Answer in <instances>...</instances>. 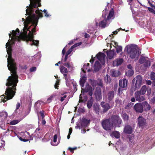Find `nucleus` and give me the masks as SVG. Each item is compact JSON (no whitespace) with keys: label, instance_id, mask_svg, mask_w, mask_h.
I'll return each instance as SVG.
<instances>
[{"label":"nucleus","instance_id":"052dcab7","mask_svg":"<svg viewBox=\"0 0 155 155\" xmlns=\"http://www.w3.org/2000/svg\"><path fill=\"white\" fill-rule=\"evenodd\" d=\"M147 93L148 94H150V93H151V89L150 88H147Z\"/></svg>","mask_w":155,"mask_h":155},{"label":"nucleus","instance_id":"9b49d317","mask_svg":"<svg viewBox=\"0 0 155 155\" xmlns=\"http://www.w3.org/2000/svg\"><path fill=\"white\" fill-rule=\"evenodd\" d=\"M26 38L28 41H31L33 42L31 45H34L36 46L38 45L39 44V41L33 39L34 36L33 34L31 33V31H29V33L27 35Z\"/></svg>","mask_w":155,"mask_h":155},{"label":"nucleus","instance_id":"c756f323","mask_svg":"<svg viewBox=\"0 0 155 155\" xmlns=\"http://www.w3.org/2000/svg\"><path fill=\"white\" fill-rule=\"evenodd\" d=\"M60 70L61 73L63 74L68 73L67 69L63 66H61L60 67Z\"/></svg>","mask_w":155,"mask_h":155},{"label":"nucleus","instance_id":"de8ad7c7","mask_svg":"<svg viewBox=\"0 0 155 155\" xmlns=\"http://www.w3.org/2000/svg\"><path fill=\"white\" fill-rule=\"evenodd\" d=\"M125 88H124L120 87H119L118 90V93L119 94H121L124 90H125Z\"/></svg>","mask_w":155,"mask_h":155},{"label":"nucleus","instance_id":"20e7f679","mask_svg":"<svg viewBox=\"0 0 155 155\" xmlns=\"http://www.w3.org/2000/svg\"><path fill=\"white\" fill-rule=\"evenodd\" d=\"M110 122L113 124L114 127H120L122 123V120L117 115H112L109 117Z\"/></svg>","mask_w":155,"mask_h":155},{"label":"nucleus","instance_id":"0e129e2a","mask_svg":"<svg viewBox=\"0 0 155 155\" xmlns=\"http://www.w3.org/2000/svg\"><path fill=\"white\" fill-rule=\"evenodd\" d=\"M40 114L41 116L42 119H43V118L45 117V115L44 114V113L41 111H40Z\"/></svg>","mask_w":155,"mask_h":155},{"label":"nucleus","instance_id":"2f4dec72","mask_svg":"<svg viewBox=\"0 0 155 155\" xmlns=\"http://www.w3.org/2000/svg\"><path fill=\"white\" fill-rule=\"evenodd\" d=\"M93 103V99L91 97V99L87 103V106L88 109H90Z\"/></svg>","mask_w":155,"mask_h":155},{"label":"nucleus","instance_id":"774afa93","mask_svg":"<svg viewBox=\"0 0 155 155\" xmlns=\"http://www.w3.org/2000/svg\"><path fill=\"white\" fill-rule=\"evenodd\" d=\"M68 150H70V152H71V153H73L74 152L72 148L69 147L68 148Z\"/></svg>","mask_w":155,"mask_h":155},{"label":"nucleus","instance_id":"412c9836","mask_svg":"<svg viewBox=\"0 0 155 155\" xmlns=\"http://www.w3.org/2000/svg\"><path fill=\"white\" fill-rule=\"evenodd\" d=\"M81 78L80 81V84L81 87H84V84L86 82L87 78L85 75L81 76Z\"/></svg>","mask_w":155,"mask_h":155},{"label":"nucleus","instance_id":"338daca9","mask_svg":"<svg viewBox=\"0 0 155 155\" xmlns=\"http://www.w3.org/2000/svg\"><path fill=\"white\" fill-rule=\"evenodd\" d=\"M151 101L152 103H155V97H153L151 100Z\"/></svg>","mask_w":155,"mask_h":155},{"label":"nucleus","instance_id":"5fc2aeb1","mask_svg":"<svg viewBox=\"0 0 155 155\" xmlns=\"http://www.w3.org/2000/svg\"><path fill=\"white\" fill-rule=\"evenodd\" d=\"M82 44V42H79L76 43L74 45V46L76 47L78 46H79L80 45H81Z\"/></svg>","mask_w":155,"mask_h":155},{"label":"nucleus","instance_id":"58836bf2","mask_svg":"<svg viewBox=\"0 0 155 155\" xmlns=\"http://www.w3.org/2000/svg\"><path fill=\"white\" fill-rule=\"evenodd\" d=\"M12 33L13 34V35L14 38H12L13 39V40L14 41L16 40L17 39L16 35V32L15 31L13 30L12 32Z\"/></svg>","mask_w":155,"mask_h":155},{"label":"nucleus","instance_id":"f03ea898","mask_svg":"<svg viewBox=\"0 0 155 155\" xmlns=\"http://www.w3.org/2000/svg\"><path fill=\"white\" fill-rule=\"evenodd\" d=\"M28 8H27L26 10V12L27 15H28V16L26 18V21L28 24L31 23L32 25L34 26V27L31 30V33H33L36 31V27L38 24V20L39 18H42L43 17L42 14L41 12H42V10L38 9L35 11L37 15V17H36V15L35 14H33L34 12V8H32L31 9L30 8V6L28 7ZM30 28H28L27 26L24 27L23 29V31L24 34L26 35L27 38V31H30L29 30Z\"/></svg>","mask_w":155,"mask_h":155},{"label":"nucleus","instance_id":"69168bd1","mask_svg":"<svg viewBox=\"0 0 155 155\" xmlns=\"http://www.w3.org/2000/svg\"><path fill=\"white\" fill-rule=\"evenodd\" d=\"M72 51L71 50H70V49H69L68 50L67 52L66 53V54L68 55H69L70 54H71V52H72Z\"/></svg>","mask_w":155,"mask_h":155},{"label":"nucleus","instance_id":"4468645a","mask_svg":"<svg viewBox=\"0 0 155 155\" xmlns=\"http://www.w3.org/2000/svg\"><path fill=\"white\" fill-rule=\"evenodd\" d=\"M127 83L128 80L125 78L120 80L119 81V86L121 87L125 88V89L126 90L127 89Z\"/></svg>","mask_w":155,"mask_h":155},{"label":"nucleus","instance_id":"c85d7f7f","mask_svg":"<svg viewBox=\"0 0 155 155\" xmlns=\"http://www.w3.org/2000/svg\"><path fill=\"white\" fill-rule=\"evenodd\" d=\"M147 90V86L144 85L142 87L140 90L139 91H138L141 94V95H143L145 94Z\"/></svg>","mask_w":155,"mask_h":155},{"label":"nucleus","instance_id":"39448f33","mask_svg":"<svg viewBox=\"0 0 155 155\" xmlns=\"http://www.w3.org/2000/svg\"><path fill=\"white\" fill-rule=\"evenodd\" d=\"M127 51L131 58L133 59L136 57L138 58L139 52L136 48L132 47H127Z\"/></svg>","mask_w":155,"mask_h":155},{"label":"nucleus","instance_id":"a878e982","mask_svg":"<svg viewBox=\"0 0 155 155\" xmlns=\"http://www.w3.org/2000/svg\"><path fill=\"white\" fill-rule=\"evenodd\" d=\"M93 109L97 114L99 115L100 107L98 104H94L93 106Z\"/></svg>","mask_w":155,"mask_h":155},{"label":"nucleus","instance_id":"393cba45","mask_svg":"<svg viewBox=\"0 0 155 155\" xmlns=\"http://www.w3.org/2000/svg\"><path fill=\"white\" fill-rule=\"evenodd\" d=\"M143 108H144V110L145 111H147L150 110L151 106L146 101L143 102Z\"/></svg>","mask_w":155,"mask_h":155},{"label":"nucleus","instance_id":"49530a36","mask_svg":"<svg viewBox=\"0 0 155 155\" xmlns=\"http://www.w3.org/2000/svg\"><path fill=\"white\" fill-rule=\"evenodd\" d=\"M90 64L88 63L86 65H84L83 66V68H82V70L85 73V71L83 69V68H84L85 69H87V67H89V66Z\"/></svg>","mask_w":155,"mask_h":155},{"label":"nucleus","instance_id":"1a4fd4ad","mask_svg":"<svg viewBox=\"0 0 155 155\" xmlns=\"http://www.w3.org/2000/svg\"><path fill=\"white\" fill-rule=\"evenodd\" d=\"M30 1V6L31 9L32 8H38V7H40L41 6V0H29Z\"/></svg>","mask_w":155,"mask_h":155},{"label":"nucleus","instance_id":"c9c22d12","mask_svg":"<svg viewBox=\"0 0 155 155\" xmlns=\"http://www.w3.org/2000/svg\"><path fill=\"white\" fill-rule=\"evenodd\" d=\"M134 72L132 70L130 69L126 73V75L129 77L133 75Z\"/></svg>","mask_w":155,"mask_h":155},{"label":"nucleus","instance_id":"b1692460","mask_svg":"<svg viewBox=\"0 0 155 155\" xmlns=\"http://www.w3.org/2000/svg\"><path fill=\"white\" fill-rule=\"evenodd\" d=\"M105 56V54L101 52H99L96 55L97 58L100 61L102 60H104Z\"/></svg>","mask_w":155,"mask_h":155},{"label":"nucleus","instance_id":"4be33fe9","mask_svg":"<svg viewBox=\"0 0 155 155\" xmlns=\"http://www.w3.org/2000/svg\"><path fill=\"white\" fill-rule=\"evenodd\" d=\"M115 52L114 51L110 50L107 52V54L108 58L110 59H112L113 58L115 54Z\"/></svg>","mask_w":155,"mask_h":155},{"label":"nucleus","instance_id":"f8f14e48","mask_svg":"<svg viewBox=\"0 0 155 155\" xmlns=\"http://www.w3.org/2000/svg\"><path fill=\"white\" fill-rule=\"evenodd\" d=\"M101 105L103 108V111L104 113L107 112L110 109L113 107V106L110 105L108 103H106L104 101H102L100 104Z\"/></svg>","mask_w":155,"mask_h":155},{"label":"nucleus","instance_id":"f3484780","mask_svg":"<svg viewBox=\"0 0 155 155\" xmlns=\"http://www.w3.org/2000/svg\"><path fill=\"white\" fill-rule=\"evenodd\" d=\"M114 97V92L113 91H110L107 93V98L109 102L111 101Z\"/></svg>","mask_w":155,"mask_h":155},{"label":"nucleus","instance_id":"864d4df0","mask_svg":"<svg viewBox=\"0 0 155 155\" xmlns=\"http://www.w3.org/2000/svg\"><path fill=\"white\" fill-rule=\"evenodd\" d=\"M36 70V67H32L30 69V71L31 72H33L35 71Z\"/></svg>","mask_w":155,"mask_h":155},{"label":"nucleus","instance_id":"aec40b11","mask_svg":"<svg viewBox=\"0 0 155 155\" xmlns=\"http://www.w3.org/2000/svg\"><path fill=\"white\" fill-rule=\"evenodd\" d=\"M123 62V59L122 58H117L113 62V65L114 66H118L120 65Z\"/></svg>","mask_w":155,"mask_h":155},{"label":"nucleus","instance_id":"473e14b6","mask_svg":"<svg viewBox=\"0 0 155 155\" xmlns=\"http://www.w3.org/2000/svg\"><path fill=\"white\" fill-rule=\"evenodd\" d=\"M122 117L123 119L125 121H127L129 119V116L127 115L126 113H122Z\"/></svg>","mask_w":155,"mask_h":155},{"label":"nucleus","instance_id":"e2e57ef3","mask_svg":"<svg viewBox=\"0 0 155 155\" xmlns=\"http://www.w3.org/2000/svg\"><path fill=\"white\" fill-rule=\"evenodd\" d=\"M20 107V104L19 103H18L16 105V109L18 110L19 109V108Z\"/></svg>","mask_w":155,"mask_h":155},{"label":"nucleus","instance_id":"5701e85b","mask_svg":"<svg viewBox=\"0 0 155 155\" xmlns=\"http://www.w3.org/2000/svg\"><path fill=\"white\" fill-rule=\"evenodd\" d=\"M101 68V65L99 61H96L94 64V70L95 71H97Z\"/></svg>","mask_w":155,"mask_h":155},{"label":"nucleus","instance_id":"423d86ee","mask_svg":"<svg viewBox=\"0 0 155 155\" xmlns=\"http://www.w3.org/2000/svg\"><path fill=\"white\" fill-rule=\"evenodd\" d=\"M101 124L103 128L106 130H110L113 128V124L110 122L109 118L103 120L101 121Z\"/></svg>","mask_w":155,"mask_h":155},{"label":"nucleus","instance_id":"a19ab883","mask_svg":"<svg viewBox=\"0 0 155 155\" xmlns=\"http://www.w3.org/2000/svg\"><path fill=\"white\" fill-rule=\"evenodd\" d=\"M65 93H64L63 94H60V96H62V95L63 96L60 97L61 99H60V101L61 102L63 101L64 100L65 98L67 97V95H66L65 94Z\"/></svg>","mask_w":155,"mask_h":155},{"label":"nucleus","instance_id":"ddd939ff","mask_svg":"<svg viewBox=\"0 0 155 155\" xmlns=\"http://www.w3.org/2000/svg\"><path fill=\"white\" fill-rule=\"evenodd\" d=\"M106 14H102V17L104 18V19L101 21L100 22H99L98 24L97 22L96 23V25H98V26L99 27L102 28H105L107 25V20L106 19Z\"/></svg>","mask_w":155,"mask_h":155},{"label":"nucleus","instance_id":"c03bdc74","mask_svg":"<svg viewBox=\"0 0 155 155\" xmlns=\"http://www.w3.org/2000/svg\"><path fill=\"white\" fill-rule=\"evenodd\" d=\"M54 96L53 95H51L47 99V103H50L52 100H53L54 97Z\"/></svg>","mask_w":155,"mask_h":155},{"label":"nucleus","instance_id":"3c124183","mask_svg":"<svg viewBox=\"0 0 155 155\" xmlns=\"http://www.w3.org/2000/svg\"><path fill=\"white\" fill-rule=\"evenodd\" d=\"M43 12H44V13L45 14V16L47 17H48L49 16V15L48 14V12H47L46 10L44 9Z\"/></svg>","mask_w":155,"mask_h":155},{"label":"nucleus","instance_id":"13d9d810","mask_svg":"<svg viewBox=\"0 0 155 155\" xmlns=\"http://www.w3.org/2000/svg\"><path fill=\"white\" fill-rule=\"evenodd\" d=\"M148 9L149 11L152 13L154 11V10L151 8L148 7Z\"/></svg>","mask_w":155,"mask_h":155},{"label":"nucleus","instance_id":"7ed1b4c3","mask_svg":"<svg viewBox=\"0 0 155 155\" xmlns=\"http://www.w3.org/2000/svg\"><path fill=\"white\" fill-rule=\"evenodd\" d=\"M8 42L6 44V48L8 54V70L10 71L11 74L18 75L17 72V68L15 60L12 58V51L11 46V41Z\"/></svg>","mask_w":155,"mask_h":155},{"label":"nucleus","instance_id":"8fccbe9b","mask_svg":"<svg viewBox=\"0 0 155 155\" xmlns=\"http://www.w3.org/2000/svg\"><path fill=\"white\" fill-rule=\"evenodd\" d=\"M63 65L68 68H70L71 67V65L69 62L64 63L63 64Z\"/></svg>","mask_w":155,"mask_h":155},{"label":"nucleus","instance_id":"37998d69","mask_svg":"<svg viewBox=\"0 0 155 155\" xmlns=\"http://www.w3.org/2000/svg\"><path fill=\"white\" fill-rule=\"evenodd\" d=\"M146 60V59L145 57L142 56L139 60V62L140 64H142L144 63Z\"/></svg>","mask_w":155,"mask_h":155},{"label":"nucleus","instance_id":"ea45409f","mask_svg":"<svg viewBox=\"0 0 155 155\" xmlns=\"http://www.w3.org/2000/svg\"><path fill=\"white\" fill-rule=\"evenodd\" d=\"M115 48L116 49V52L118 53H119L122 51V48L121 46H118L117 47H115Z\"/></svg>","mask_w":155,"mask_h":155},{"label":"nucleus","instance_id":"2eb2a0df","mask_svg":"<svg viewBox=\"0 0 155 155\" xmlns=\"http://www.w3.org/2000/svg\"><path fill=\"white\" fill-rule=\"evenodd\" d=\"M140 94L138 91L136 92L134 94L135 97L137 101L139 102H141L144 101L145 99L144 97L143 96H141Z\"/></svg>","mask_w":155,"mask_h":155},{"label":"nucleus","instance_id":"e433bc0d","mask_svg":"<svg viewBox=\"0 0 155 155\" xmlns=\"http://www.w3.org/2000/svg\"><path fill=\"white\" fill-rule=\"evenodd\" d=\"M144 62V65L145 67H149L150 65V61L148 60H146Z\"/></svg>","mask_w":155,"mask_h":155},{"label":"nucleus","instance_id":"603ef678","mask_svg":"<svg viewBox=\"0 0 155 155\" xmlns=\"http://www.w3.org/2000/svg\"><path fill=\"white\" fill-rule=\"evenodd\" d=\"M57 141V135H54V136L53 141L54 143H56Z\"/></svg>","mask_w":155,"mask_h":155},{"label":"nucleus","instance_id":"4d7b16f0","mask_svg":"<svg viewBox=\"0 0 155 155\" xmlns=\"http://www.w3.org/2000/svg\"><path fill=\"white\" fill-rule=\"evenodd\" d=\"M146 84L148 85H150L152 84V82L150 80H147L146 81Z\"/></svg>","mask_w":155,"mask_h":155},{"label":"nucleus","instance_id":"dca6fc26","mask_svg":"<svg viewBox=\"0 0 155 155\" xmlns=\"http://www.w3.org/2000/svg\"><path fill=\"white\" fill-rule=\"evenodd\" d=\"M138 124L140 127H142L145 125L146 120L143 117L140 116L137 118Z\"/></svg>","mask_w":155,"mask_h":155},{"label":"nucleus","instance_id":"09e8293b","mask_svg":"<svg viewBox=\"0 0 155 155\" xmlns=\"http://www.w3.org/2000/svg\"><path fill=\"white\" fill-rule=\"evenodd\" d=\"M150 78L152 80L155 79V73H154L152 72L150 74Z\"/></svg>","mask_w":155,"mask_h":155},{"label":"nucleus","instance_id":"6e6d98bb","mask_svg":"<svg viewBox=\"0 0 155 155\" xmlns=\"http://www.w3.org/2000/svg\"><path fill=\"white\" fill-rule=\"evenodd\" d=\"M19 139L21 141L24 142H26L28 141V140L27 139H23L22 137H20L19 138Z\"/></svg>","mask_w":155,"mask_h":155},{"label":"nucleus","instance_id":"79ce46f5","mask_svg":"<svg viewBox=\"0 0 155 155\" xmlns=\"http://www.w3.org/2000/svg\"><path fill=\"white\" fill-rule=\"evenodd\" d=\"M133 104L134 103L131 102L128 103L127 104L125 107V109H128L131 107Z\"/></svg>","mask_w":155,"mask_h":155},{"label":"nucleus","instance_id":"bf43d9fd","mask_svg":"<svg viewBox=\"0 0 155 155\" xmlns=\"http://www.w3.org/2000/svg\"><path fill=\"white\" fill-rule=\"evenodd\" d=\"M117 33V31H115L113 32V34H111L110 35V37H112H112L113 36V34H116Z\"/></svg>","mask_w":155,"mask_h":155},{"label":"nucleus","instance_id":"4c0bfd02","mask_svg":"<svg viewBox=\"0 0 155 155\" xmlns=\"http://www.w3.org/2000/svg\"><path fill=\"white\" fill-rule=\"evenodd\" d=\"M97 85L100 86L102 88H104V87L103 86L102 81L101 79H100L97 81Z\"/></svg>","mask_w":155,"mask_h":155},{"label":"nucleus","instance_id":"680f3d73","mask_svg":"<svg viewBox=\"0 0 155 155\" xmlns=\"http://www.w3.org/2000/svg\"><path fill=\"white\" fill-rule=\"evenodd\" d=\"M148 2L149 4L150 5L152 8H153L155 9V6L154 5H153L150 1H148Z\"/></svg>","mask_w":155,"mask_h":155},{"label":"nucleus","instance_id":"0eeeda50","mask_svg":"<svg viewBox=\"0 0 155 155\" xmlns=\"http://www.w3.org/2000/svg\"><path fill=\"white\" fill-rule=\"evenodd\" d=\"M136 83L135 84L134 87V86L131 87L130 91L132 92L139 89L142 84V78L141 75H138L136 77Z\"/></svg>","mask_w":155,"mask_h":155},{"label":"nucleus","instance_id":"f257e3e1","mask_svg":"<svg viewBox=\"0 0 155 155\" xmlns=\"http://www.w3.org/2000/svg\"><path fill=\"white\" fill-rule=\"evenodd\" d=\"M18 75L13 74L8 77L6 84L7 87L5 93V95L3 94L0 97L1 102L5 103L7 101L12 99L15 95L16 87L18 82Z\"/></svg>","mask_w":155,"mask_h":155},{"label":"nucleus","instance_id":"a211bd4d","mask_svg":"<svg viewBox=\"0 0 155 155\" xmlns=\"http://www.w3.org/2000/svg\"><path fill=\"white\" fill-rule=\"evenodd\" d=\"M90 121L89 120H87L84 118H82L81 124V126L84 127H87L89 124Z\"/></svg>","mask_w":155,"mask_h":155},{"label":"nucleus","instance_id":"72a5a7b5","mask_svg":"<svg viewBox=\"0 0 155 155\" xmlns=\"http://www.w3.org/2000/svg\"><path fill=\"white\" fill-rule=\"evenodd\" d=\"M90 83L93 87H95L97 85V81L94 80H91Z\"/></svg>","mask_w":155,"mask_h":155},{"label":"nucleus","instance_id":"6ab92c4d","mask_svg":"<svg viewBox=\"0 0 155 155\" xmlns=\"http://www.w3.org/2000/svg\"><path fill=\"white\" fill-rule=\"evenodd\" d=\"M124 132L127 134H130L132 132L131 126L129 125L126 126L124 129Z\"/></svg>","mask_w":155,"mask_h":155},{"label":"nucleus","instance_id":"a18cd8bd","mask_svg":"<svg viewBox=\"0 0 155 155\" xmlns=\"http://www.w3.org/2000/svg\"><path fill=\"white\" fill-rule=\"evenodd\" d=\"M18 123V120H14L11 121L10 124L11 125H15Z\"/></svg>","mask_w":155,"mask_h":155},{"label":"nucleus","instance_id":"9d476101","mask_svg":"<svg viewBox=\"0 0 155 155\" xmlns=\"http://www.w3.org/2000/svg\"><path fill=\"white\" fill-rule=\"evenodd\" d=\"M134 109L137 113H142L144 110L143 102L135 104L134 106Z\"/></svg>","mask_w":155,"mask_h":155},{"label":"nucleus","instance_id":"cd10ccee","mask_svg":"<svg viewBox=\"0 0 155 155\" xmlns=\"http://www.w3.org/2000/svg\"><path fill=\"white\" fill-rule=\"evenodd\" d=\"M120 74V72L116 70H113L111 71V75L113 77H116Z\"/></svg>","mask_w":155,"mask_h":155},{"label":"nucleus","instance_id":"7c9ffc66","mask_svg":"<svg viewBox=\"0 0 155 155\" xmlns=\"http://www.w3.org/2000/svg\"><path fill=\"white\" fill-rule=\"evenodd\" d=\"M111 135L113 136L116 138H119L120 137V133L117 131H114L113 132Z\"/></svg>","mask_w":155,"mask_h":155},{"label":"nucleus","instance_id":"f704fd0d","mask_svg":"<svg viewBox=\"0 0 155 155\" xmlns=\"http://www.w3.org/2000/svg\"><path fill=\"white\" fill-rule=\"evenodd\" d=\"M67 73L63 74L64 77V79L67 82L70 79V75L67 74Z\"/></svg>","mask_w":155,"mask_h":155},{"label":"nucleus","instance_id":"bb28decb","mask_svg":"<svg viewBox=\"0 0 155 155\" xmlns=\"http://www.w3.org/2000/svg\"><path fill=\"white\" fill-rule=\"evenodd\" d=\"M114 10L113 9H112L110 10L109 13V14L107 16V18L106 19L107 20H109L110 19L114 18Z\"/></svg>","mask_w":155,"mask_h":155},{"label":"nucleus","instance_id":"6e6552de","mask_svg":"<svg viewBox=\"0 0 155 155\" xmlns=\"http://www.w3.org/2000/svg\"><path fill=\"white\" fill-rule=\"evenodd\" d=\"M94 95L97 101H100L102 99L101 92L100 87H96Z\"/></svg>","mask_w":155,"mask_h":155}]
</instances>
